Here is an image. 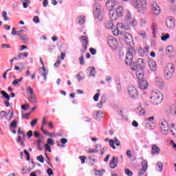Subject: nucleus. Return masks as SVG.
Returning a JSON list of instances; mask_svg holds the SVG:
<instances>
[{
    "label": "nucleus",
    "instance_id": "39448f33",
    "mask_svg": "<svg viewBox=\"0 0 176 176\" xmlns=\"http://www.w3.org/2000/svg\"><path fill=\"white\" fill-rule=\"evenodd\" d=\"M135 50L133 47H130L126 54L125 64L126 65H131L133 63V57L135 56Z\"/></svg>",
    "mask_w": 176,
    "mask_h": 176
},
{
    "label": "nucleus",
    "instance_id": "ddd939ff",
    "mask_svg": "<svg viewBox=\"0 0 176 176\" xmlns=\"http://www.w3.org/2000/svg\"><path fill=\"white\" fill-rule=\"evenodd\" d=\"M166 27L170 29L174 28L175 27V21L171 17H168L166 20Z\"/></svg>",
    "mask_w": 176,
    "mask_h": 176
},
{
    "label": "nucleus",
    "instance_id": "58836bf2",
    "mask_svg": "<svg viewBox=\"0 0 176 176\" xmlns=\"http://www.w3.org/2000/svg\"><path fill=\"white\" fill-rule=\"evenodd\" d=\"M86 21L85 16H80L79 18L78 24L80 25H82V24H85V22Z\"/></svg>",
    "mask_w": 176,
    "mask_h": 176
},
{
    "label": "nucleus",
    "instance_id": "4be33fe9",
    "mask_svg": "<svg viewBox=\"0 0 176 176\" xmlns=\"http://www.w3.org/2000/svg\"><path fill=\"white\" fill-rule=\"evenodd\" d=\"M136 76L138 80V82H141L142 80H145V79H144V72H140V70H136Z\"/></svg>",
    "mask_w": 176,
    "mask_h": 176
},
{
    "label": "nucleus",
    "instance_id": "4c0bfd02",
    "mask_svg": "<svg viewBox=\"0 0 176 176\" xmlns=\"http://www.w3.org/2000/svg\"><path fill=\"white\" fill-rule=\"evenodd\" d=\"M138 35L143 38V39H145L146 38V32L145 31H140L138 32Z\"/></svg>",
    "mask_w": 176,
    "mask_h": 176
},
{
    "label": "nucleus",
    "instance_id": "e2e57ef3",
    "mask_svg": "<svg viewBox=\"0 0 176 176\" xmlns=\"http://www.w3.org/2000/svg\"><path fill=\"white\" fill-rule=\"evenodd\" d=\"M45 134L47 135H49L50 137H56V133H54V132L50 133V132L47 131V133H45Z\"/></svg>",
    "mask_w": 176,
    "mask_h": 176
},
{
    "label": "nucleus",
    "instance_id": "603ef678",
    "mask_svg": "<svg viewBox=\"0 0 176 176\" xmlns=\"http://www.w3.org/2000/svg\"><path fill=\"white\" fill-rule=\"evenodd\" d=\"M79 61H80V65H85V58H83V55H82V56L79 58Z\"/></svg>",
    "mask_w": 176,
    "mask_h": 176
},
{
    "label": "nucleus",
    "instance_id": "f03ea898",
    "mask_svg": "<svg viewBox=\"0 0 176 176\" xmlns=\"http://www.w3.org/2000/svg\"><path fill=\"white\" fill-rule=\"evenodd\" d=\"M151 99L154 105H159L163 101V94L159 91H154L151 94Z\"/></svg>",
    "mask_w": 176,
    "mask_h": 176
},
{
    "label": "nucleus",
    "instance_id": "0eeeda50",
    "mask_svg": "<svg viewBox=\"0 0 176 176\" xmlns=\"http://www.w3.org/2000/svg\"><path fill=\"white\" fill-rule=\"evenodd\" d=\"M128 94L131 98H133V100L138 98V91H137V89L133 85H129L128 87Z\"/></svg>",
    "mask_w": 176,
    "mask_h": 176
},
{
    "label": "nucleus",
    "instance_id": "3c124183",
    "mask_svg": "<svg viewBox=\"0 0 176 176\" xmlns=\"http://www.w3.org/2000/svg\"><path fill=\"white\" fill-rule=\"evenodd\" d=\"M36 123H38V118L34 119V120L30 122V124H31L32 127H34L35 125L36 124Z\"/></svg>",
    "mask_w": 176,
    "mask_h": 176
},
{
    "label": "nucleus",
    "instance_id": "7ed1b4c3",
    "mask_svg": "<svg viewBox=\"0 0 176 176\" xmlns=\"http://www.w3.org/2000/svg\"><path fill=\"white\" fill-rule=\"evenodd\" d=\"M131 5L138 9V12L146 10V0H131Z\"/></svg>",
    "mask_w": 176,
    "mask_h": 176
},
{
    "label": "nucleus",
    "instance_id": "c85d7f7f",
    "mask_svg": "<svg viewBox=\"0 0 176 176\" xmlns=\"http://www.w3.org/2000/svg\"><path fill=\"white\" fill-rule=\"evenodd\" d=\"M106 28H107V30H111L112 28H113V23H112V21H108L106 23Z\"/></svg>",
    "mask_w": 176,
    "mask_h": 176
},
{
    "label": "nucleus",
    "instance_id": "b1692460",
    "mask_svg": "<svg viewBox=\"0 0 176 176\" xmlns=\"http://www.w3.org/2000/svg\"><path fill=\"white\" fill-rule=\"evenodd\" d=\"M94 116L96 120H101V119H102V113L100 111H95L94 113Z\"/></svg>",
    "mask_w": 176,
    "mask_h": 176
},
{
    "label": "nucleus",
    "instance_id": "cd10ccee",
    "mask_svg": "<svg viewBox=\"0 0 176 176\" xmlns=\"http://www.w3.org/2000/svg\"><path fill=\"white\" fill-rule=\"evenodd\" d=\"M94 12H101V5L95 3L94 6Z\"/></svg>",
    "mask_w": 176,
    "mask_h": 176
},
{
    "label": "nucleus",
    "instance_id": "2f4dec72",
    "mask_svg": "<svg viewBox=\"0 0 176 176\" xmlns=\"http://www.w3.org/2000/svg\"><path fill=\"white\" fill-rule=\"evenodd\" d=\"M30 3H31V1L23 0V6L24 9H27V8H28V5H30Z\"/></svg>",
    "mask_w": 176,
    "mask_h": 176
},
{
    "label": "nucleus",
    "instance_id": "052dcab7",
    "mask_svg": "<svg viewBox=\"0 0 176 176\" xmlns=\"http://www.w3.org/2000/svg\"><path fill=\"white\" fill-rule=\"evenodd\" d=\"M138 54H140V56H141V57H144V50H142V48H140V50H138Z\"/></svg>",
    "mask_w": 176,
    "mask_h": 176
},
{
    "label": "nucleus",
    "instance_id": "20e7f679",
    "mask_svg": "<svg viewBox=\"0 0 176 176\" xmlns=\"http://www.w3.org/2000/svg\"><path fill=\"white\" fill-rule=\"evenodd\" d=\"M132 71H142L145 68V61L143 58H138L136 62L132 63Z\"/></svg>",
    "mask_w": 176,
    "mask_h": 176
},
{
    "label": "nucleus",
    "instance_id": "1a4fd4ad",
    "mask_svg": "<svg viewBox=\"0 0 176 176\" xmlns=\"http://www.w3.org/2000/svg\"><path fill=\"white\" fill-rule=\"evenodd\" d=\"M152 12L155 16H159L160 14V7L156 1L151 2Z\"/></svg>",
    "mask_w": 176,
    "mask_h": 176
},
{
    "label": "nucleus",
    "instance_id": "5fc2aeb1",
    "mask_svg": "<svg viewBox=\"0 0 176 176\" xmlns=\"http://www.w3.org/2000/svg\"><path fill=\"white\" fill-rule=\"evenodd\" d=\"M27 135L28 137V139L31 140V138L32 137V135H34V133L32 132V131H28L27 132Z\"/></svg>",
    "mask_w": 176,
    "mask_h": 176
},
{
    "label": "nucleus",
    "instance_id": "0e129e2a",
    "mask_svg": "<svg viewBox=\"0 0 176 176\" xmlns=\"http://www.w3.org/2000/svg\"><path fill=\"white\" fill-rule=\"evenodd\" d=\"M99 97H100V93L96 94L94 96V101H96V102L98 101Z\"/></svg>",
    "mask_w": 176,
    "mask_h": 176
},
{
    "label": "nucleus",
    "instance_id": "7c9ffc66",
    "mask_svg": "<svg viewBox=\"0 0 176 176\" xmlns=\"http://www.w3.org/2000/svg\"><path fill=\"white\" fill-rule=\"evenodd\" d=\"M1 94H2L3 97H4V98L8 101L10 100V96H9V94H8L5 91H1Z\"/></svg>",
    "mask_w": 176,
    "mask_h": 176
},
{
    "label": "nucleus",
    "instance_id": "473e14b6",
    "mask_svg": "<svg viewBox=\"0 0 176 176\" xmlns=\"http://www.w3.org/2000/svg\"><path fill=\"white\" fill-rule=\"evenodd\" d=\"M29 101L30 102H31V104H36V98H35V96H30V98H29Z\"/></svg>",
    "mask_w": 176,
    "mask_h": 176
},
{
    "label": "nucleus",
    "instance_id": "e433bc0d",
    "mask_svg": "<svg viewBox=\"0 0 176 176\" xmlns=\"http://www.w3.org/2000/svg\"><path fill=\"white\" fill-rule=\"evenodd\" d=\"M94 16L95 19H100L101 17V11H94Z\"/></svg>",
    "mask_w": 176,
    "mask_h": 176
},
{
    "label": "nucleus",
    "instance_id": "79ce46f5",
    "mask_svg": "<svg viewBox=\"0 0 176 176\" xmlns=\"http://www.w3.org/2000/svg\"><path fill=\"white\" fill-rule=\"evenodd\" d=\"M170 38V34L168 33H166L165 35L164 34H162V36L161 37L162 41H167Z\"/></svg>",
    "mask_w": 176,
    "mask_h": 176
},
{
    "label": "nucleus",
    "instance_id": "bf43d9fd",
    "mask_svg": "<svg viewBox=\"0 0 176 176\" xmlns=\"http://www.w3.org/2000/svg\"><path fill=\"white\" fill-rule=\"evenodd\" d=\"M79 159L81 160V164H84V163L86 162V157L85 156H80L79 157Z\"/></svg>",
    "mask_w": 176,
    "mask_h": 176
},
{
    "label": "nucleus",
    "instance_id": "4d7b16f0",
    "mask_svg": "<svg viewBox=\"0 0 176 176\" xmlns=\"http://www.w3.org/2000/svg\"><path fill=\"white\" fill-rule=\"evenodd\" d=\"M89 52L91 54H93V56L97 54V50H96L94 48H90Z\"/></svg>",
    "mask_w": 176,
    "mask_h": 176
},
{
    "label": "nucleus",
    "instance_id": "6e6d98bb",
    "mask_svg": "<svg viewBox=\"0 0 176 176\" xmlns=\"http://www.w3.org/2000/svg\"><path fill=\"white\" fill-rule=\"evenodd\" d=\"M113 142H114V144H116V145L117 146H120V142L119 141V140H118V138H114Z\"/></svg>",
    "mask_w": 176,
    "mask_h": 176
},
{
    "label": "nucleus",
    "instance_id": "37998d69",
    "mask_svg": "<svg viewBox=\"0 0 176 176\" xmlns=\"http://www.w3.org/2000/svg\"><path fill=\"white\" fill-rule=\"evenodd\" d=\"M6 115H8V113L5 111H1L0 112V118L5 119L6 118Z\"/></svg>",
    "mask_w": 176,
    "mask_h": 176
},
{
    "label": "nucleus",
    "instance_id": "bb28decb",
    "mask_svg": "<svg viewBox=\"0 0 176 176\" xmlns=\"http://www.w3.org/2000/svg\"><path fill=\"white\" fill-rule=\"evenodd\" d=\"M156 170L157 171H160V173H162V171H163V163L162 162L157 163Z\"/></svg>",
    "mask_w": 176,
    "mask_h": 176
},
{
    "label": "nucleus",
    "instance_id": "f3484780",
    "mask_svg": "<svg viewBox=\"0 0 176 176\" xmlns=\"http://www.w3.org/2000/svg\"><path fill=\"white\" fill-rule=\"evenodd\" d=\"M109 17L111 20L115 21L119 19V15H118L117 12H116L115 10H111L109 12Z\"/></svg>",
    "mask_w": 176,
    "mask_h": 176
},
{
    "label": "nucleus",
    "instance_id": "a211bd4d",
    "mask_svg": "<svg viewBox=\"0 0 176 176\" xmlns=\"http://www.w3.org/2000/svg\"><path fill=\"white\" fill-rule=\"evenodd\" d=\"M116 5V3L115 2V0H108L106 3V6L109 10H112L113 8H115Z\"/></svg>",
    "mask_w": 176,
    "mask_h": 176
},
{
    "label": "nucleus",
    "instance_id": "423d86ee",
    "mask_svg": "<svg viewBox=\"0 0 176 176\" xmlns=\"http://www.w3.org/2000/svg\"><path fill=\"white\" fill-rule=\"evenodd\" d=\"M160 129L164 135H167L170 130V126H168V122H167V121L166 120H161L160 122Z\"/></svg>",
    "mask_w": 176,
    "mask_h": 176
},
{
    "label": "nucleus",
    "instance_id": "09e8293b",
    "mask_svg": "<svg viewBox=\"0 0 176 176\" xmlns=\"http://www.w3.org/2000/svg\"><path fill=\"white\" fill-rule=\"evenodd\" d=\"M101 104H105L107 102V96L103 95L101 97L100 101Z\"/></svg>",
    "mask_w": 176,
    "mask_h": 176
},
{
    "label": "nucleus",
    "instance_id": "6e6552de",
    "mask_svg": "<svg viewBox=\"0 0 176 176\" xmlns=\"http://www.w3.org/2000/svg\"><path fill=\"white\" fill-rule=\"evenodd\" d=\"M125 19L129 25H132V27L137 25V20H135L134 17H131V13H130V12H127Z\"/></svg>",
    "mask_w": 176,
    "mask_h": 176
},
{
    "label": "nucleus",
    "instance_id": "69168bd1",
    "mask_svg": "<svg viewBox=\"0 0 176 176\" xmlns=\"http://www.w3.org/2000/svg\"><path fill=\"white\" fill-rule=\"evenodd\" d=\"M45 150L48 151L50 153H52V148L50 147V145L45 144Z\"/></svg>",
    "mask_w": 176,
    "mask_h": 176
},
{
    "label": "nucleus",
    "instance_id": "a19ab883",
    "mask_svg": "<svg viewBox=\"0 0 176 176\" xmlns=\"http://www.w3.org/2000/svg\"><path fill=\"white\" fill-rule=\"evenodd\" d=\"M36 159L38 162H40V163H45V158L43 157V155H41L37 156Z\"/></svg>",
    "mask_w": 176,
    "mask_h": 176
},
{
    "label": "nucleus",
    "instance_id": "412c9836",
    "mask_svg": "<svg viewBox=\"0 0 176 176\" xmlns=\"http://www.w3.org/2000/svg\"><path fill=\"white\" fill-rule=\"evenodd\" d=\"M118 166V157H113L112 160L110 161L109 166L111 168H116Z\"/></svg>",
    "mask_w": 176,
    "mask_h": 176
},
{
    "label": "nucleus",
    "instance_id": "13d9d810",
    "mask_svg": "<svg viewBox=\"0 0 176 176\" xmlns=\"http://www.w3.org/2000/svg\"><path fill=\"white\" fill-rule=\"evenodd\" d=\"M21 109H23V111H27L28 109H30V105L23 104L21 106Z\"/></svg>",
    "mask_w": 176,
    "mask_h": 176
},
{
    "label": "nucleus",
    "instance_id": "338daca9",
    "mask_svg": "<svg viewBox=\"0 0 176 176\" xmlns=\"http://www.w3.org/2000/svg\"><path fill=\"white\" fill-rule=\"evenodd\" d=\"M33 21H34V23H36V24H38V23H39V17L34 16L33 18Z\"/></svg>",
    "mask_w": 176,
    "mask_h": 176
},
{
    "label": "nucleus",
    "instance_id": "a18cd8bd",
    "mask_svg": "<svg viewBox=\"0 0 176 176\" xmlns=\"http://www.w3.org/2000/svg\"><path fill=\"white\" fill-rule=\"evenodd\" d=\"M41 142H42V140L41 139H38L37 140V147L38 151H43V147L41 146Z\"/></svg>",
    "mask_w": 176,
    "mask_h": 176
},
{
    "label": "nucleus",
    "instance_id": "9b49d317",
    "mask_svg": "<svg viewBox=\"0 0 176 176\" xmlns=\"http://www.w3.org/2000/svg\"><path fill=\"white\" fill-rule=\"evenodd\" d=\"M40 63H41V65H43L42 67L39 69V72H41V70L43 69V72L41 73V76H43L44 80H47V74H49V71L46 70V68H45V64L43 63V60H42L41 58H40Z\"/></svg>",
    "mask_w": 176,
    "mask_h": 176
},
{
    "label": "nucleus",
    "instance_id": "f704fd0d",
    "mask_svg": "<svg viewBox=\"0 0 176 176\" xmlns=\"http://www.w3.org/2000/svg\"><path fill=\"white\" fill-rule=\"evenodd\" d=\"M170 111L172 115H176V106L174 104L171 105L170 108Z\"/></svg>",
    "mask_w": 176,
    "mask_h": 176
},
{
    "label": "nucleus",
    "instance_id": "c756f323",
    "mask_svg": "<svg viewBox=\"0 0 176 176\" xmlns=\"http://www.w3.org/2000/svg\"><path fill=\"white\" fill-rule=\"evenodd\" d=\"M28 94H29V97L30 96H34V89H32V87L31 86H29L26 89Z\"/></svg>",
    "mask_w": 176,
    "mask_h": 176
},
{
    "label": "nucleus",
    "instance_id": "680f3d73",
    "mask_svg": "<svg viewBox=\"0 0 176 176\" xmlns=\"http://www.w3.org/2000/svg\"><path fill=\"white\" fill-rule=\"evenodd\" d=\"M146 171V170L145 169H141L139 173H138V175L141 176V175H144V174H145V172Z\"/></svg>",
    "mask_w": 176,
    "mask_h": 176
},
{
    "label": "nucleus",
    "instance_id": "774afa93",
    "mask_svg": "<svg viewBox=\"0 0 176 176\" xmlns=\"http://www.w3.org/2000/svg\"><path fill=\"white\" fill-rule=\"evenodd\" d=\"M47 173L48 174V175H53V170H52V168H48L47 170Z\"/></svg>",
    "mask_w": 176,
    "mask_h": 176
},
{
    "label": "nucleus",
    "instance_id": "4468645a",
    "mask_svg": "<svg viewBox=\"0 0 176 176\" xmlns=\"http://www.w3.org/2000/svg\"><path fill=\"white\" fill-rule=\"evenodd\" d=\"M107 43L111 49H116L118 47V41L115 38H109Z\"/></svg>",
    "mask_w": 176,
    "mask_h": 176
},
{
    "label": "nucleus",
    "instance_id": "9d476101",
    "mask_svg": "<svg viewBox=\"0 0 176 176\" xmlns=\"http://www.w3.org/2000/svg\"><path fill=\"white\" fill-rule=\"evenodd\" d=\"M122 38L126 45H131V44L133 43V36H131V34H130V33H124V34L122 35Z\"/></svg>",
    "mask_w": 176,
    "mask_h": 176
},
{
    "label": "nucleus",
    "instance_id": "f257e3e1",
    "mask_svg": "<svg viewBox=\"0 0 176 176\" xmlns=\"http://www.w3.org/2000/svg\"><path fill=\"white\" fill-rule=\"evenodd\" d=\"M174 72H175V66L173 63H168L164 70V78L167 80L173 78L174 76Z\"/></svg>",
    "mask_w": 176,
    "mask_h": 176
},
{
    "label": "nucleus",
    "instance_id": "a878e982",
    "mask_svg": "<svg viewBox=\"0 0 176 176\" xmlns=\"http://www.w3.org/2000/svg\"><path fill=\"white\" fill-rule=\"evenodd\" d=\"M18 36H19V39L23 41L24 43L27 42L28 40V34H19Z\"/></svg>",
    "mask_w": 176,
    "mask_h": 176
},
{
    "label": "nucleus",
    "instance_id": "ea45409f",
    "mask_svg": "<svg viewBox=\"0 0 176 176\" xmlns=\"http://www.w3.org/2000/svg\"><path fill=\"white\" fill-rule=\"evenodd\" d=\"M2 16L3 17L4 21H9V17H8V13L6 12V11H3L2 12Z\"/></svg>",
    "mask_w": 176,
    "mask_h": 176
},
{
    "label": "nucleus",
    "instance_id": "aec40b11",
    "mask_svg": "<svg viewBox=\"0 0 176 176\" xmlns=\"http://www.w3.org/2000/svg\"><path fill=\"white\" fill-rule=\"evenodd\" d=\"M160 153V148H159L156 144H153L151 147V155H159Z\"/></svg>",
    "mask_w": 176,
    "mask_h": 176
},
{
    "label": "nucleus",
    "instance_id": "72a5a7b5",
    "mask_svg": "<svg viewBox=\"0 0 176 176\" xmlns=\"http://www.w3.org/2000/svg\"><path fill=\"white\" fill-rule=\"evenodd\" d=\"M8 115H10V118H6V120H8V122H10L12 119H13V116L14 113H13V111H11L10 110H9L8 112Z\"/></svg>",
    "mask_w": 176,
    "mask_h": 176
},
{
    "label": "nucleus",
    "instance_id": "f8f14e48",
    "mask_svg": "<svg viewBox=\"0 0 176 176\" xmlns=\"http://www.w3.org/2000/svg\"><path fill=\"white\" fill-rule=\"evenodd\" d=\"M80 41L82 43V47H84L83 52H86L87 50V45H89V38L86 36H82L80 37Z\"/></svg>",
    "mask_w": 176,
    "mask_h": 176
},
{
    "label": "nucleus",
    "instance_id": "de8ad7c7",
    "mask_svg": "<svg viewBox=\"0 0 176 176\" xmlns=\"http://www.w3.org/2000/svg\"><path fill=\"white\" fill-rule=\"evenodd\" d=\"M47 144L48 145H54V140L52 138H48L47 140Z\"/></svg>",
    "mask_w": 176,
    "mask_h": 176
},
{
    "label": "nucleus",
    "instance_id": "2eb2a0df",
    "mask_svg": "<svg viewBox=\"0 0 176 176\" xmlns=\"http://www.w3.org/2000/svg\"><path fill=\"white\" fill-rule=\"evenodd\" d=\"M148 66L151 71H153V72H156L157 69V65H156V62L153 60H150L148 61Z\"/></svg>",
    "mask_w": 176,
    "mask_h": 176
},
{
    "label": "nucleus",
    "instance_id": "6ab92c4d",
    "mask_svg": "<svg viewBox=\"0 0 176 176\" xmlns=\"http://www.w3.org/2000/svg\"><path fill=\"white\" fill-rule=\"evenodd\" d=\"M138 85L140 89H141L142 90H146V89H148V81H146V80L142 81H138Z\"/></svg>",
    "mask_w": 176,
    "mask_h": 176
},
{
    "label": "nucleus",
    "instance_id": "8fccbe9b",
    "mask_svg": "<svg viewBox=\"0 0 176 176\" xmlns=\"http://www.w3.org/2000/svg\"><path fill=\"white\" fill-rule=\"evenodd\" d=\"M124 173L127 176H133V171L129 170V168L125 169Z\"/></svg>",
    "mask_w": 176,
    "mask_h": 176
},
{
    "label": "nucleus",
    "instance_id": "864d4df0",
    "mask_svg": "<svg viewBox=\"0 0 176 176\" xmlns=\"http://www.w3.org/2000/svg\"><path fill=\"white\" fill-rule=\"evenodd\" d=\"M109 144H110V146H111L113 149H116V146H115V142H113V140H110Z\"/></svg>",
    "mask_w": 176,
    "mask_h": 176
},
{
    "label": "nucleus",
    "instance_id": "5701e85b",
    "mask_svg": "<svg viewBox=\"0 0 176 176\" xmlns=\"http://www.w3.org/2000/svg\"><path fill=\"white\" fill-rule=\"evenodd\" d=\"M114 10L116 11L118 16L122 17V16H123V7L120 6Z\"/></svg>",
    "mask_w": 176,
    "mask_h": 176
},
{
    "label": "nucleus",
    "instance_id": "dca6fc26",
    "mask_svg": "<svg viewBox=\"0 0 176 176\" xmlns=\"http://www.w3.org/2000/svg\"><path fill=\"white\" fill-rule=\"evenodd\" d=\"M166 54L169 56V57H174L175 56V50L173 46H168L166 48Z\"/></svg>",
    "mask_w": 176,
    "mask_h": 176
},
{
    "label": "nucleus",
    "instance_id": "393cba45",
    "mask_svg": "<svg viewBox=\"0 0 176 176\" xmlns=\"http://www.w3.org/2000/svg\"><path fill=\"white\" fill-rule=\"evenodd\" d=\"M87 71H89V76H93V78H94V76H96V68L94 67H89L87 69Z\"/></svg>",
    "mask_w": 176,
    "mask_h": 176
},
{
    "label": "nucleus",
    "instance_id": "c9c22d12",
    "mask_svg": "<svg viewBox=\"0 0 176 176\" xmlns=\"http://www.w3.org/2000/svg\"><path fill=\"white\" fill-rule=\"evenodd\" d=\"M142 169L143 170H148V161L146 160H143L142 163Z\"/></svg>",
    "mask_w": 176,
    "mask_h": 176
},
{
    "label": "nucleus",
    "instance_id": "49530a36",
    "mask_svg": "<svg viewBox=\"0 0 176 176\" xmlns=\"http://www.w3.org/2000/svg\"><path fill=\"white\" fill-rule=\"evenodd\" d=\"M17 126V121L16 120H13L10 124V127L11 129H14V127H16Z\"/></svg>",
    "mask_w": 176,
    "mask_h": 176
},
{
    "label": "nucleus",
    "instance_id": "c03bdc74",
    "mask_svg": "<svg viewBox=\"0 0 176 176\" xmlns=\"http://www.w3.org/2000/svg\"><path fill=\"white\" fill-rule=\"evenodd\" d=\"M27 31V28L25 27H23L21 28H19V30H17V35H21V32H25Z\"/></svg>",
    "mask_w": 176,
    "mask_h": 176
}]
</instances>
